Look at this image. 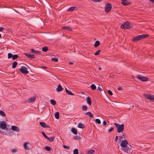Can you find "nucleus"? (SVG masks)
Instances as JSON below:
<instances>
[{"instance_id":"48","label":"nucleus","mask_w":154,"mask_h":154,"mask_svg":"<svg viewBox=\"0 0 154 154\" xmlns=\"http://www.w3.org/2000/svg\"><path fill=\"white\" fill-rule=\"evenodd\" d=\"M63 147L65 149H69V147L67 146L64 145L63 146Z\"/></svg>"},{"instance_id":"6","label":"nucleus","mask_w":154,"mask_h":154,"mask_svg":"<svg viewBox=\"0 0 154 154\" xmlns=\"http://www.w3.org/2000/svg\"><path fill=\"white\" fill-rule=\"evenodd\" d=\"M145 97L147 99L152 101H154V96L151 94H145L144 95Z\"/></svg>"},{"instance_id":"15","label":"nucleus","mask_w":154,"mask_h":154,"mask_svg":"<svg viewBox=\"0 0 154 154\" xmlns=\"http://www.w3.org/2000/svg\"><path fill=\"white\" fill-rule=\"evenodd\" d=\"M63 88L62 87V86L60 85H59L57 87V88L56 89V91H57L59 92L60 91H61L63 90Z\"/></svg>"},{"instance_id":"58","label":"nucleus","mask_w":154,"mask_h":154,"mask_svg":"<svg viewBox=\"0 0 154 154\" xmlns=\"http://www.w3.org/2000/svg\"><path fill=\"white\" fill-rule=\"evenodd\" d=\"M42 68H45L46 69V68H47V67H45V66H42Z\"/></svg>"},{"instance_id":"5","label":"nucleus","mask_w":154,"mask_h":154,"mask_svg":"<svg viewBox=\"0 0 154 154\" xmlns=\"http://www.w3.org/2000/svg\"><path fill=\"white\" fill-rule=\"evenodd\" d=\"M137 77L138 79L143 82H146L148 80V78L147 77L143 76H140V75H137Z\"/></svg>"},{"instance_id":"38","label":"nucleus","mask_w":154,"mask_h":154,"mask_svg":"<svg viewBox=\"0 0 154 154\" xmlns=\"http://www.w3.org/2000/svg\"><path fill=\"white\" fill-rule=\"evenodd\" d=\"M18 57V56L17 54H16L13 55L12 57V59L14 60L17 59Z\"/></svg>"},{"instance_id":"54","label":"nucleus","mask_w":154,"mask_h":154,"mask_svg":"<svg viewBox=\"0 0 154 154\" xmlns=\"http://www.w3.org/2000/svg\"><path fill=\"white\" fill-rule=\"evenodd\" d=\"M118 138V136H116V137L115 139V141L116 142L117 141V140Z\"/></svg>"},{"instance_id":"3","label":"nucleus","mask_w":154,"mask_h":154,"mask_svg":"<svg viewBox=\"0 0 154 154\" xmlns=\"http://www.w3.org/2000/svg\"><path fill=\"white\" fill-rule=\"evenodd\" d=\"M20 70V72L23 74H26L29 72V71L27 70V68L25 66H22Z\"/></svg>"},{"instance_id":"39","label":"nucleus","mask_w":154,"mask_h":154,"mask_svg":"<svg viewBox=\"0 0 154 154\" xmlns=\"http://www.w3.org/2000/svg\"><path fill=\"white\" fill-rule=\"evenodd\" d=\"M95 152V150L93 149H91L90 150H89L88 151V153L89 154H92Z\"/></svg>"},{"instance_id":"59","label":"nucleus","mask_w":154,"mask_h":154,"mask_svg":"<svg viewBox=\"0 0 154 154\" xmlns=\"http://www.w3.org/2000/svg\"><path fill=\"white\" fill-rule=\"evenodd\" d=\"M127 0H122V2H125V1H126Z\"/></svg>"},{"instance_id":"51","label":"nucleus","mask_w":154,"mask_h":154,"mask_svg":"<svg viewBox=\"0 0 154 154\" xmlns=\"http://www.w3.org/2000/svg\"><path fill=\"white\" fill-rule=\"evenodd\" d=\"M98 89L100 91H102V89L100 86L98 87Z\"/></svg>"},{"instance_id":"30","label":"nucleus","mask_w":154,"mask_h":154,"mask_svg":"<svg viewBox=\"0 0 154 154\" xmlns=\"http://www.w3.org/2000/svg\"><path fill=\"white\" fill-rule=\"evenodd\" d=\"M59 113L58 112H56L55 114V118L57 119H58L59 118Z\"/></svg>"},{"instance_id":"49","label":"nucleus","mask_w":154,"mask_h":154,"mask_svg":"<svg viewBox=\"0 0 154 154\" xmlns=\"http://www.w3.org/2000/svg\"><path fill=\"white\" fill-rule=\"evenodd\" d=\"M17 150L16 149H13L11 150V152L13 153L15 152Z\"/></svg>"},{"instance_id":"41","label":"nucleus","mask_w":154,"mask_h":154,"mask_svg":"<svg viewBox=\"0 0 154 154\" xmlns=\"http://www.w3.org/2000/svg\"><path fill=\"white\" fill-rule=\"evenodd\" d=\"M73 138L75 140H80L81 139V137L80 136H75L73 137Z\"/></svg>"},{"instance_id":"46","label":"nucleus","mask_w":154,"mask_h":154,"mask_svg":"<svg viewBox=\"0 0 154 154\" xmlns=\"http://www.w3.org/2000/svg\"><path fill=\"white\" fill-rule=\"evenodd\" d=\"M108 94L110 95H112L113 94L112 92L110 90H108Z\"/></svg>"},{"instance_id":"17","label":"nucleus","mask_w":154,"mask_h":154,"mask_svg":"<svg viewBox=\"0 0 154 154\" xmlns=\"http://www.w3.org/2000/svg\"><path fill=\"white\" fill-rule=\"evenodd\" d=\"M31 52L32 53H34L35 54H40V52L39 51L35 50L33 49H32L31 51Z\"/></svg>"},{"instance_id":"47","label":"nucleus","mask_w":154,"mask_h":154,"mask_svg":"<svg viewBox=\"0 0 154 154\" xmlns=\"http://www.w3.org/2000/svg\"><path fill=\"white\" fill-rule=\"evenodd\" d=\"M114 129L113 128H111L108 130V132H111Z\"/></svg>"},{"instance_id":"32","label":"nucleus","mask_w":154,"mask_h":154,"mask_svg":"<svg viewBox=\"0 0 154 154\" xmlns=\"http://www.w3.org/2000/svg\"><path fill=\"white\" fill-rule=\"evenodd\" d=\"M90 87L91 88V89L93 90H95L96 88V85L94 84H92L91 85Z\"/></svg>"},{"instance_id":"19","label":"nucleus","mask_w":154,"mask_h":154,"mask_svg":"<svg viewBox=\"0 0 154 154\" xmlns=\"http://www.w3.org/2000/svg\"><path fill=\"white\" fill-rule=\"evenodd\" d=\"M66 93L68 94L71 95H74V94L71 91L68 90L66 88H65Z\"/></svg>"},{"instance_id":"34","label":"nucleus","mask_w":154,"mask_h":154,"mask_svg":"<svg viewBox=\"0 0 154 154\" xmlns=\"http://www.w3.org/2000/svg\"><path fill=\"white\" fill-rule=\"evenodd\" d=\"M0 115L1 116L5 117V114L4 112L2 110H0Z\"/></svg>"},{"instance_id":"22","label":"nucleus","mask_w":154,"mask_h":154,"mask_svg":"<svg viewBox=\"0 0 154 154\" xmlns=\"http://www.w3.org/2000/svg\"><path fill=\"white\" fill-rule=\"evenodd\" d=\"M85 115H88L91 118H93V114L91 112H88L85 113Z\"/></svg>"},{"instance_id":"29","label":"nucleus","mask_w":154,"mask_h":154,"mask_svg":"<svg viewBox=\"0 0 154 154\" xmlns=\"http://www.w3.org/2000/svg\"><path fill=\"white\" fill-rule=\"evenodd\" d=\"M88 109L87 106L86 105H83L82 107V109L84 111H87Z\"/></svg>"},{"instance_id":"10","label":"nucleus","mask_w":154,"mask_h":154,"mask_svg":"<svg viewBox=\"0 0 154 154\" xmlns=\"http://www.w3.org/2000/svg\"><path fill=\"white\" fill-rule=\"evenodd\" d=\"M24 54L28 58L31 59L34 58L35 57V56L33 54H28L27 53H24Z\"/></svg>"},{"instance_id":"12","label":"nucleus","mask_w":154,"mask_h":154,"mask_svg":"<svg viewBox=\"0 0 154 154\" xmlns=\"http://www.w3.org/2000/svg\"><path fill=\"white\" fill-rule=\"evenodd\" d=\"M11 129L13 131L17 132H18L20 131L19 128L14 125H12L11 126Z\"/></svg>"},{"instance_id":"45","label":"nucleus","mask_w":154,"mask_h":154,"mask_svg":"<svg viewBox=\"0 0 154 154\" xmlns=\"http://www.w3.org/2000/svg\"><path fill=\"white\" fill-rule=\"evenodd\" d=\"M42 134L43 135V136L46 139H47L48 137L46 135V134H45V133L43 132H42Z\"/></svg>"},{"instance_id":"21","label":"nucleus","mask_w":154,"mask_h":154,"mask_svg":"<svg viewBox=\"0 0 154 154\" xmlns=\"http://www.w3.org/2000/svg\"><path fill=\"white\" fill-rule=\"evenodd\" d=\"M44 149L48 151H51L53 150L52 148L48 146H46L44 147Z\"/></svg>"},{"instance_id":"9","label":"nucleus","mask_w":154,"mask_h":154,"mask_svg":"<svg viewBox=\"0 0 154 154\" xmlns=\"http://www.w3.org/2000/svg\"><path fill=\"white\" fill-rule=\"evenodd\" d=\"M23 146L24 148L26 150H30V144L28 142H26L24 143Z\"/></svg>"},{"instance_id":"50","label":"nucleus","mask_w":154,"mask_h":154,"mask_svg":"<svg viewBox=\"0 0 154 154\" xmlns=\"http://www.w3.org/2000/svg\"><path fill=\"white\" fill-rule=\"evenodd\" d=\"M117 89L118 90L120 91L123 89L121 87H119L117 88Z\"/></svg>"},{"instance_id":"31","label":"nucleus","mask_w":154,"mask_h":154,"mask_svg":"<svg viewBox=\"0 0 154 154\" xmlns=\"http://www.w3.org/2000/svg\"><path fill=\"white\" fill-rule=\"evenodd\" d=\"M48 50V48L47 46H44L42 48V50L43 52H46Z\"/></svg>"},{"instance_id":"26","label":"nucleus","mask_w":154,"mask_h":154,"mask_svg":"<svg viewBox=\"0 0 154 154\" xmlns=\"http://www.w3.org/2000/svg\"><path fill=\"white\" fill-rule=\"evenodd\" d=\"M100 44V42L99 41H97L95 42L94 46L96 48L98 47Z\"/></svg>"},{"instance_id":"16","label":"nucleus","mask_w":154,"mask_h":154,"mask_svg":"<svg viewBox=\"0 0 154 154\" xmlns=\"http://www.w3.org/2000/svg\"><path fill=\"white\" fill-rule=\"evenodd\" d=\"M140 40L139 37V35H137L134 37L132 39V41L134 42H136Z\"/></svg>"},{"instance_id":"53","label":"nucleus","mask_w":154,"mask_h":154,"mask_svg":"<svg viewBox=\"0 0 154 154\" xmlns=\"http://www.w3.org/2000/svg\"><path fill=\"white\" fill-rule=\"evenodd\" d=\"M4 29V28L2 27H0V32L2 31Z\"/></svg>"},{"instance_id":"14","label":"nucleus","mask_w":154,"mask_h":154,"mask_svg":"<svg viewBox=\"0 0 154 154\" xmlns=\"http://www.w3.org/2000/svg\"><path fill=\"white\" fill-rule=\"evenodd\" d=\"M138 35L140 40L143 39L148 36V35L147 34H143Z\"/></svg>"},{"instance_id":"36","label":"nucleus","mask_w":154,"mask_h":154,"mask_svg":"<svg viewBox=\"0 0 154 154\" xmlns=\"http://www.w3.org/2000/svg\"><path fill=\"white\" fill-rule=\"evenodd\" d=\"M13 56V55L11 53H8V59H10L12 58Z\"/></svg>"},{"instance_id":"11","label":"nucleus","mask_w":154,"mask_h":154,"mask_svg":"<svg viewBox=\"0 0 154 154\" xmlns=\"http://www.w3.org/2000/svg\"><path fill=\"white\" fill-rule=\"evenodd\" d=\"M7 127L5 123L3 122L2 121L0 122V128L2 129H5Z\"/></svg>"},{"instance_id":"1","label":"nucleus","mask_w":154,"mask_h":154,"mask_svg":"<svg viewBox=\"0 0 154 154\" xmlns=\"http://www.w3.org/2000/svg\"><path fill=\"white\" fill-rule=\"evenodd\" d=\"M132 27V24L128 21L124 23L121 26V28L123 29H129Z\"/></svg>"},{"instance_id":"13","label":"nucleus","mask_w":154,"mask_h":154,"mask_svg":"<svg viewBox=\"0 0 154 154\" xmlns=\"http://www.w3.org/2000/svg\"><path fill=\"white\" fill-rule=\"evenodd\" d=\"M40 125L43 127L44 128H49L50 126L46 124L45 123L43 122H39Z\"/></svg>"},{"instance_id":"40","label":"nucleus","mask_w":154,"mask_h":154,"mask_svg":"<svg viewBox=\"0 0 154 154\" xmlns=\"http://www.w3.org/2000/svg\"><path fill=\"white\" fill-rule=\"evenodd\" d=\"M74 154H79L78 150L77 149H75L73 151Z\"/></svg>"},{"instance_id":"44","label":"nucleus","mask_w":154,"mask_h":154,"mask_svg":"<svg viewBox=\"0 0 154 154\" xmlns=\"http://www.w3.org/2000/svg\"><path fill=\"white\" fill-rule=\"evenodd\" d=\"M96 122L98 124H100V123H101V122H100V120L98 119H96Z\"/></svg>"},{"instance_id":"55","label":"nucleus","mask_w":154,"mask_h":154,"mask_svg":"<svg viewBox=\"0 0 154 154\" xmlns=\"http://www.w3.org/2000/svg\"><path fill=\"white\" fill-rule=\"evenodd\" d=\"M124 136V134H123L122 135V136H121L120 137V139H123V136Z\"/></svg>"},{"instance_id":"18","label":"nucleus","mask_w":154,"mask_h":154,"mask_svg":"<svg viewBox=\"0 0 154 154\" xmlns=\"http://www.w3.org/2000/svg\"><path fill=\"white\" fill-rule=\"evenodd\" d=\"M36 99V97H31L28 99V101L29 102L32 103L34 102Z\"/></svg>"},{"instance_id":"57","label":"nucleus","mask_w":154,"mask_h":154,"mask_svg":"<svg viewBox=\"0 0 154 154\" xmlns=\"http://www.w3.org/2000/svg\"><path fill=\"white\" fill-rule=\"evenodd\" d=\"M98 68V69L100 70H101L102 69L100 67H99Z\"/></svg>"},{"instance_id":"25","label":"nucleus","mask_w":154,"mask_h":154,"mask_svg":"<svg viewBox=\"0 0 154 154\" xmlns=\"http://www.w3.org/2000/svg\"><path fill=\"white\" fill-rule=\"evenodd\" d=\"M71 131L75 134H77L76 130L74 128H72L71 129Z\"/></svg>"},{"instance_id":"37","label":"nucleus","mask_w":154,"mask_h":154,"mask_svg":"<svg viewBox=\"0 0 154 154\" xmlns=\"http://www.w3.org/2000/svg\"><path fill=\"white\" fill-rule=\"evenodd\" d=\"M50 103L53 105H55L56 104V102L55 100H50Z\"/></svg>"},{"instance_id":"56","label":"nucleus","mask_w":154,"mask_h":154,"mask_svg":"<svg viewBox=\"0 0 154 154\" xmlns=\"http://www.w3.org/2000/svg\"><path fill=\"white\" fill-rule=\"evenodd\" d=\"M69 64H73V63L72 62H69Z\"/></svg>"},{"instance_id":"60","label":"nucleus","mask_w":154,"mask_h":154,"mask_svg":"<svg viewBox=\"0 0 154 154\" xmlns=\"http://www.w3.org/2000/svg\"><path fill=\"white\" fill-rule=\"evenodd\" d=\"M2 37V35L1 34H0V38Z\"/></svg>"},{"instance_id":"52","label":"nucleus","mask_w":154,"mask_h":154,"mask_svg":"<svg viewBox=\"0 0 154 154\" xmlns=\"http://www.w3.org/2000/svg\"><path fill=\"white\" fill-rule=\"evenodd\" d=\"M107 123L106 121L105 120H104L103 122V125H106Z\"/></svg>"},{"instance_id":"4","label":"nucleus","mask_w":154,"mask_h":154,"mask_svg":"<svg viewBox=\"0 0 154 154\" xmlns=\"http://www.w3.org/2000/svg\"><path fill=\"white\" fill-rule=\"evenodd\" d=\"M111 5L109 3H108L105 7V12L106 13H108L111 10Z\"/></svg>"},{"instance_id":"35","label":"nucleus","mask_w":154,"mask_h":154,"mask_svg":"<svg viewBox=\"0 0 154 154\" xmlns=\"http://www.w3.org/2000/svg\"><path fill=\"white\" fill-rule=\"evenodd\" d=\"M54 137H52L51 138L48 137L47 139L50 142H53L54 141Z\"/></svg>"},{"instance_id":"43","label":"nucleus","mask_w":154,"mask_h":154,"mask_svg":"<svg viewBox=\"0 0 154 154\" xmlns=\"http://www.w3.org/2000/svg\"><path fill=\"white\" fill-rule=\"evenodd\" d=\"M101 51L100 50H98L96 51V52L95 53V55H98L100 53Z\"/></svg>"},{"instance_id":"8","label":"nucleus","mask_w":154,"mask_h":154,"mask_svg":"<svg viewBox=\"0 0 154 154\" xmlns=\"http://www.w3.org/2000/svg\"><path fill=\"white\" fill-rule=\"evenodd\" d=\"M120 145L122 147L124 148L129 145V144L125 140H124L122 141Z\"/></svg>"},{"instance_id":"28","label":"nucleus","mask_w":154,"mask_h":154,"mask_svg":"<svg viewBox=\"0 0 154 154\" xmlns=\"http://www.w3.org/2000/svg\"><path fill=\"white\" fill-rule=\"evenodd\" d=\"M17 63L16 61H14L13 63L12 64V68H15L16 66L17 65Z\"/></svg>"},{"instance_id":"20","label":"nucleus","mask_w":154,"mask_h":154,"mask_svg":"<svg viewBox=\"0 0 154 154\" xmlns=\"http://www.w3.org/2000/svg\"><path fill=\"white\" fill-rule=\"evenodd\" d=\"M62 29H63L67 30H68L70 31H72V29L70 27L68 26H64L62 28Z\"/></svg>"},{"instance_id":"2","label":"nucleus","mask_w":154,"mask_h":154,"mask_svg":"<svg viewBox=\"0 0 154 154\" xmlns=\"http://www.w3.org/2000/svg\"><path fill=\"white\" fill-rule=\"evenodd\" d=\"M114 125L117 129V132L118 133H121L124 130V125L123 124L119 125L116 123H114Z\"/></svg>"},{"instance_id":"42","label":"nucleus","mask_w":154,"mask_h":154,"mask_svg":"<svg viewBox=\"0 0 154 154\" xmlns=\"http://www.w3.org/2000/svg\"><path fill=\"white\" fill-rule=\"evenodd\" d=\"M51 61H54L55 62H57L58 61V59L57 58H53L51 59Z\"/></svg>"},{"instance_id":"33","label":"nucleus","mask_w":154,"mask_h":154,"mask_svg":"<svg viewBox=\"0 0 154 154\" xmlns=\"http://www.w3.org/2000/svg\"><path fill=\"white\" fill-rule=\"evenodd\" d=\"M78 127L80 128H83L84 127V125L81 123L78 124Z\"/></svg>"},{"instance_id":"7","label":"nucleus","mask_w":154,"mask_h":154,"mask_svg":"<svg viewBox=\"0 0 154 154\" xmlns=\"http://www.w3.org/2000/svg\"><path fill=\"white\" fill-rule=\"evenodd\" d=\"M131 150V146L129 145H128L125 147H124L123 149L124 152L128 153L130 152Z\"/></svg>"},{"instance_id":"27","label":"nucleus","mask_w":154,"mask_h":154,"mask_svg":"<svg viewBox=\"0 0 154 154\" xmlns=\"http://www.w3.org/2000/svg\"><path fill=\"white\" fill-rule=\"evenodd\" d=\"M122 4L123 5L126 6L129 5L130 3V2H128L127 1H125V2H122Z\"/></svg>"},{"instance_id":"23","label":"nucleus","mask_w":154,"mask_h":154,"mask_svg":"<svg viewBox=\"0 0 154 154\" xmlns=\"http://www.w3.org/2000/svg\"><path fill=\"white\" fill-rule=\"evenodd\" d=\"M87 103L89 105H91L92 103L91 101V98L89 97H88L87 98Z\"/></svg>"},{"instance_id":"24","label":"nucleus","mask_w":154,"mask_h":154,"mask_svg":"<svg viewBox=\"0 0 154 154\" xmlns=\"http://www.w3.org/2000/svg\"><path fill=\"white\" fill-rule=\"evenodd\" d=\"M76 8V7L75 6L71 7L67 10V11H72L75 9V8Z\"/></svg>"}]
</instances>
